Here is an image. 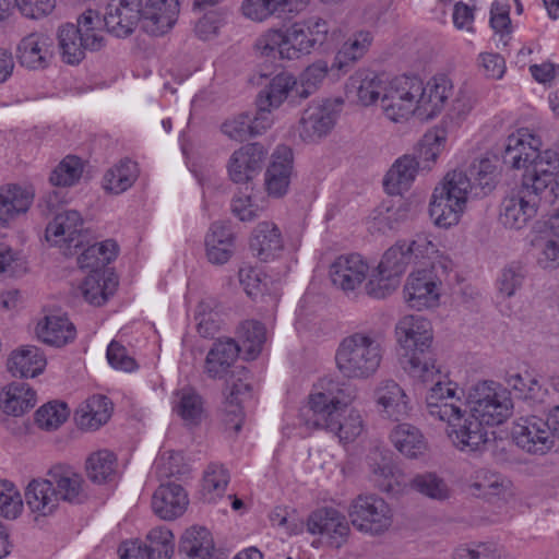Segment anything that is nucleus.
Segmentation results:
<instances>
[{
	"mask_svg": "<svg viewBox=\"0 0 559 559\" xmlns=\"http://www.w3.org/2000/svg\"><path fill=\"white\" fill-rule=\"evenodd\" d=\"M395 334L405 350L404 370L415 381L432 384L426 396L428 414L448 424V436L457 449L481 451L489 441L485 426L500 425L511 414L510 392L493 381L478 382L469 390L467 411L466 405L455 399V388L450 381H443L447 376L436 366L430 321L419 314L405 316L397 322Z\"/></svg>",
	"mask_w": 559,
	"mask_h": 559,
	"instance_id": "1",
	"label": "nucleus"
},
{
	"mask_svg": "<svg viewBox=\"0 0 559 559\" xmlns=\"http://www.w3.org/2000/svg\"><path fill=\"white\" fill-rule=\"evenodd\" d=\"M48 478H34L25 489L26 503L39 518L53 515L60 509V500L72 506H82L90 501L91 495L84 478L72 467L55 465L47 472Z\"/></svg>",
	"mask_w": 559,
	"mask_h": 559,
	"instance_id": "2",
	"label": "nucleus"
},
{
	"mask_svg": "<svg viewBox=\"0 0 559 559\" xmlns=\"http://www.w3.org/2000/svg\"><path fill=\"white\" fill-rule=\"evenodd\" d=\"M322 388L324 391L309 396L307 425L333 432L341 441H353L362 431V419L358 412L350 411L344 416L355 397L354 390L333 380L326 381Z\"/></svg>",
	"mask_w": 559,
	"mask_h": 559,
	"instance_id": "3",
	"label": "nucleus"
},
{
	"mask_svg": "<svg viewBox=\"0 0 559 559\" xmlns=\"http://www.w3.org/2000/svg\"><path fill=\"white\" fill-rule=\"evenodd\" d=\"M383 355L384 346L379 333L355 332L340 342L335 364L343 378L367 380L377 373Z\"/></svg>",
	"mask_w": 559,
	"mask_h": 559,
	"instance_id": "4",
	"label": "nucleus"
},
{
	"mask_svg": "<svg viewBox=\"0 0 559 559\" xmlns=\"http://www.w3.org/2000/svg\"><path fill=\"white\" fill-rule=\"evenodd\" d=\"M466 187H469L466 177L459 170H452L435 188L429 203V215L437 226L449 228L459 223L469 200L466 197Z\"/></svg>",
	"mask_w": 559,
	"mask_h": 559,
	"instance_id": "5",
	"label": "nucleus"
},
{
	"mask_svg": "<svg viewBox=\"0 0 559 559\" xmlns=\"http://www.w3.org/2000/svg\"><path fill=\"white\" fill-rule=\"evenodd\" d=\"M64 199L60 191H51L47 193L39 202L38 206L45 216L55 215L45 230L47 241L56 246L63 243L68 248H81L83 246L84 221L82 215L75 210H67L56 213L59 205L64 203Z\"/></svg>",
	"mask_w": 559,
	"mask_h": 559,
	"instance_id": "6",
	"label": "nucleus"
},
{
	"mask_svg": "<svg viewBox=\"0 0 559 559\" xmlns=\"http://www.w3.org/2000/svg\"><path fill=\"white\" fill-rule=\"evenodd\" d=\"M421 80L416 76H396L384 85L380 106L385 117L394 122L407 119L418 109Z\"/></svg>",
	"mask_w": 559,
	"mask_h": 559,
	"instance_id": "7",
	"label": "nucleus"
},
{
	"mask_svg": "<svg viewBox=\"0 0 559 559\" xmlns=\"http://www.w3.org/2000/svg\"><path fill=\"white\" fill-rule=\"evenodd\" d=\"M447 274V265L439 260L430 267L418 269L409 274L404 286L407 305L416 310L435 307L440 297V285Z\"/></svg>",
	"mask_w": 559,
	"mask_h": 559,
	"instance_id": "8",
	"label": "nucleus"
},
{
	"mask_svg": "<svg viewBox=\"0 0 559 559\" xmlns=\"http://www.w3.org/2000/svg\"><path fill=\"white\" fill-rule=\"evenodd\" d=\"M284 53L287 60H296L320 49L328 39L329 24L325 20L312 16L295 22L285 32Z\"/></svg>",
	"mask_w": 559,
	"mask_h": 559,
	"instance_id": "9",
	"label": "nucleus"
},
{
	"mask_svg": "<svg viewBox=\"0 0 559 559\" xmlns=\"http://www.w3.org/2000/svg\"><path fill=\"white\" fill-rule=\"evenodd\" d=\"M511 435L515 444L528 454L545 455L555 447V432L549 418L521 417L514 421Z\"/></svg>",
	"mask_w": 559,
	"mask_h": 559,
	"instance_id": "10",
	"label": "nucleus"
},
{
	"mask_svg": "<svg viewBox=\"0 0 559 559\" xmlns=\"http://www.w3.org/2000/svg\"><path fill=\"white\" fill-rule=\"evenodd\" d=\"M148 545L139 538L123 540L118 547L119 559H170L174 534L168 526H155L147 534Z\"/></svg>",
	"mask_w": 559,
	"mask_h": 559,
	"instance_id": "11",
	"label": "nucleus"
},
{
	"mask_svg": "<svg viewBox=\"0 0 559 559\" xmlns=\"http://www.w3.org/2000/svg\"><path fill=\"white\" fill-rule=\"evenodd\" d=\"M437 252L436 246L427 237L418 236L416 239L397 241L383 254L379 265L400 280L407 266L421 260L430 259Z\"/></svg>",
	"mask_w": 559,
	"mask_h": 559,
	"instance_id": "12",
	"label": "nucleus"
},
{
	"mask_svg": "<svg viewBox=\"0 0 559 559\" xmlns=\"http://www.w3.org/2000/svg\"><path fill=\"white\" fill-rule=\"evenodd\" d=\"M513 191L537 212L546 210L559 200L557 176L532 168L525 169L520 185Z\"/></svg>",
	"mask_w": 559,
	"mask_h": 559,
	"instance_id": "13",
	"label": "nucleus"
},
{
	"mask_svg": "<svg viewBox=\"0 0 559 559\" xmlns=\"http://www.w3.org/2000/svg\"><path fill=\"white\" fill-rule=\"evenodd\" d=\"M336 119L337 110L332 100H313L301 112L298 134L304 142L314 143L331 132Z\"/></svg>",
	"mask_w": 559,
	"mask_h": 559,
	"instance_id": "14",
	"label": "nucleus"
},
{
	"mask_svg": "<svg viewBox=\"0 0 559 559\" xmlns=\"http://www.w3.org/2000/svg\"><path fill=\"white\" fill-rule=\"evenodd\" d=\"M142 24V0H111L104 14V26L118 38L130 36Z\"/></svg>",
	"mask_w": 559,
	"mask_h": 559,
	"instance_id": "15",
	"label": "nucleus"
},
{
	"mask_svg": "<svg viewBox=\"0 0 559 559\" xmlns=\"http://www.w3.org/2000/svg\"><path fill=\"white\" fill-rule=\"evenodd\" d=\"M58 47L63 62L74 66L79 64L84 58L85 52L97 51L104 47V37L95 35L84 37L73 23H66L59 26L57 32Z\"/></svg>",
	"mask_w": 559,
	"mask_h": 559,
	"instance_id": "16",
	"label": "nucleus"
},
{
	"mask_svg": "<svg viewBox=\"0 0 559 559\" xmlns=\"http://www.w3.org/2000/svg\"><path fill=\"white\" fill-rule=\"evenodd\" d=\"M53 58V39L44 33L34 32L23 37L16 48L19 63L29 70H44Z\"/></svg>",
	"mask_w": 559,
	"mask_h": 559,
	"instance_id": "17",
	"label": "nucleus"
},
{
	"mask_svg": "<svg viewBox=\"0 0 559 559\" xmlns=\"http://www.w3.org/2000/svg\"><path fill=\"white\" fill-rule=\"evenodd\" d=\"M266 151L259 143H250L235 151L228 163V174L236 183L248 185L262 170Z\"/></svg>",
	"mask_w": 559,
	"mask_h": 559,
	"instance_id": "18",
	"label": "nucleus"
},
{
	"mask_svg": "<svg viewBox=\"0 0 559 559\" xmlns=\"http://www.w3.org/2000/svg\"><path fill=\"white\" fill-rule=\"evenodd\" d=\"M368 265L359 254L337 257L330 265L329 276L336 288L345 294L355 292L365 281Z\"/></svg>",
	"mask_w": 559,
	"mask_h": 559,
	"instance_id": "19",
	"label": "nucleus"
},
{
	"mask_svg": "<svg viewBox=\"0 0 559 559\" xmlns=\"http://www.w3.org/2000/svg\"><path fill=\"white\" fill-rule=\"evenodd\" d=\"M178 0H146L142 3V28L153 36H162L173 28L179 15Z\"/></svg>",
	"mask_w": 559,
	"mask_h": 559,
	"instance_id": "20",
	"label": "nucleus"
},
{
	"mask_svg": "<svg viewBox=\"0 0 559 559\" xmlns=\"http://www.w3.org/2000/svg\"><path fill=\"white\" fill-rule=\"evenodd\" d=\"M178 552L182 559H223L206 526L187 527L180 537Z\"/></svg>",
	"mask_w": 559,
	"mask_h": 559,
	"instance_id": "21",
	"label": "nucleus"
},
{
	"mask_svg": "<svg viewBox=\"0 0 559 559\" xmlns=\"http://www.w3.org/2000/svg\"><path fill=\"white\" fill-rule=\"evenodd\" d=\"M467 179L466 197L478 199L491 193L497 183L499 171L493 159L481 157L473 160L466 171L457 169Z\"/></svg>",
	"mask_w": 559,
	"mask_h": 559,
	"instance_id": "22",
	"label": "nucleus"
},
{
	"mask_svg": "<svg viewBox=\"0 0 559 559\" xmlns=\"http://www.w3.org/2000/svg\"><path fill=\"white\" fill-rule=\"evenodd\" d=\"M297 79L288 73L281 72L270 80L267 85L260 91L257 97V108L267 110L272 115V110L278 108L285 99L290 103H298L299 96L296 95L295 86Z\"/></svg>",
	"mask_w": 559,
	"mask_h": 559,
	"instance_id": "23",
	"label": "nucleus"
},
{
	"mask_svg": "<svg viewBox=\"0 0 559 559\" xmlns=\"http://www.w3.org/2000/svg\"><path fill=\"white\" fill-rule=\"evenodd\" d=\"M188 503L187 492L175 483L162 484L152 498V509L163 521H174L182 515Z\"/></svg>",
	"mask_w": 559,
	"mask_h": 559,
	"instance_id": "24",
	"label": "nucleus"
},
{
	"mask_svg": "<svg viewBox=\"0 0 559 559\" xmlns=\"http://www.w3.org/2000/svg\"><path fill=\"white\" fill-rule=\"evenodd\" d=\"M273 124V116L267 110L255 109L254 115L242 112L222 124V131L236 141H245L250 136L260 135Z\"/></svg>",
	"mask_w": 559,
	"mask_h": 559,
	"instance_id": "25",
	"label": "nucleus"
},
{
	"mask_svg": "<svg viewBox=\"0 0 559 559\" xmlns=\"http://www.w3.org/2000/svg\"><path fill=\"white\" fill-rule=\"evenodd\" d=\"M240 352L241 347L235 340H217L206 355L204 372L212 379L225 378L230 374Z\"/></svg>",
	"mask_w": 559,
	"mask_h": 559,
	"instance_id": "26",
	"label": "nucleus"
},
{
	"mask_svg": "<svg viewBox=\"0 0 559 559\" xmlns=\"http://www.w3.org/2000/svg\"><path fill=\"white\" fill-rule=\"evenodd\" d=\"M292 170L293 151L285 145L278 146L265 173V188L269 194L282 197L287 192Z\"/></svg>",
	"mask_w": 559,
	"mask_h": 559,
	"instance_id": "27",
	"label": "nucleus"
},
{
	"mask_svg": "<svg viewBox=\"0 0 559 559\" xmlns=\"http://www.w3.org/2000/svg\"><path fill=\"white\" fill-rule=\"evenodd\" d=\"M534 148H537V138L520 130L508 136L502 152V162L512 169L531 168Z\"/></svg>",
	"mask_w": 559,
	"mask_h": 559,
	"instance_id": "28",
	"label": "nucleus"
},
{
	"mask_svg": "<svg viewBox=\"0 0 559 559\" xmlns=\"http://www.w3.org/2000/svg\"><path fill=\"white\" fill-rule=\"evenodd\" d=\"M418 110L428 117H433L443 108L445 102L453 95V84L445 75L430 79L426 85L421 82L419 90Z\"/></svg>",
	"mask_w": 559,
	"mask_h": 559,
	"instance_id": "29",
	"label": "nucleus"
},
{
	"mask_svg": "<svg viewBox=\"0 0 559 559\" xmlns=\"http://www.w3.org/2000/svg\"><path fill=\"white\" fill-rule=\"evenodd\" d=\"M249 374L250 372L246 367L235 366L226 379V385L229 390V394L226 397V411L228 415L233 414L237 417L233 426L235 433H238L242 426V412L240 407L242 396H250L251 384L247 382Z\"/></svg>",
	"mask_w": 559,
	"mask_h": 559,
	"instance_id": "30",
	"label": "nucleus"
},
{
	"mask_svg": "<svg viewBox=\"0 0 559 559\" xmlns=\"http://www.w3.org/2000/svg\"><path fill=\"white\" fill-rule=\"evenodd\" d=\"M34 200V191L17 185H7L0 188V225H7L11 219L28 211Z\"/></svg>",
	"mask_w": 559,
	"mask_h": 559,
	"instance_id": "31",
	"label": "nucleus"
},
{
	"mask_svg": "<svg viewBox=\"0 0 559 559\" xmlns=\"http://www.w3.org/2000/svg\"><path fill=\"white\" fill-rule=\"evenodd\" d=\"M350 524L358 521L380 523L392 520L390 506L376 495H360L352 503L349 511Z\"/></svg>",
	"mask_w": 559,
	"mask_h": 559,
	"instance_id": "32",
	"label": "nucleus"
},
{
	"mask_svg": "<svg viewBox=\"0 0 559 559\" xmlns=\"http://www.w3.org/2000/svg\"><path fill=\"white\" fill-rule=\"evenodd\" d=\"M46 364L44 353L38 347L26 345L11 354L8 369L14 377L34 378L44 371Z\"/></svg>",
	"mask_w": 559,
	"mask_h": 559,
	"instance_id": "33",
	"label": "nucleus"
},
{
	"mask_svg": "<svg viewBox=\"0 0 559 559\" xmlns=\"http://www.w3.org/2000/svg\"><path fill=\"white\" fill-rule=\"evenodd\" d=\"M537 211L525 202L515 191L507 195L500 205L499 219L501 224L510 229L520 230L537 215Z\"/></svg>",
	"mask_w": 559,
	"mask_h": 559,
	"instance_id": "34",
	"label": "nucleus"
},
{
	"mask_svg": "<svg viewBox=\"0 0 559 559\" xmlns=\"http://www.w3.org/2000/svg\"><path fill=\"white\" fill-rule=\"evenodd\" d=\"M36 404L35 391L24 382H13L0 393V407L12 416H22Z\"/></svg>",
	"mask_w": 559,
	"mask_h": 559,
	"instance_id": "35",
	"label": "nucleus"
},
{
	"mask_svg": "<svg viewBox=\"0 0 559 559\" xmlns=\"http://www.w3.org/2000/svg\"><path fill=\"white\" fill-rule=\"evenodd\" d=\"M250 249L261 261H269L283 250L278 228L270 222L259 223L250 239Z\"/></svg>",
	"mask_w": 559,
	"mask_h": 559,
	"instance_id": "36",
	"label": "nucleus"
},
{
	"mask_svg": "<svg viewBox=\"0 0 559 559\" xmlns=\"http://www.w3.org/2000/svg\"><path fill=\"white\" fill-rule=\"evenodd\" d=\"M386 81L373 72L358 73L349 79L346 85L347 95L356 97L364 105L369 106L380 100Z\"/></svg>",
	"mask_w": 559,
	"mask_h": 559,
	"instance_id": "37",
	"label": "nucleus"
},
{
	"mask_svg": "<svg viewBox=\"0 0 559 559\" xmlns=\"http://www.w3.org/2000/svg\"><path fill=\"white\" fill-rule=\"evenodd\" d=\"M420 162L409 155L399 158L383 179V186L390 194H401L414 181Z\"/></svg>",
	"mask_w": 559,
	"mask_h": 559,
	"instance_id": "38",
	"label": "nucleus"
},
{
	"mask_svg": "<svg viewBox=\"0 0 559 559\" xmlns=\"http://www.w3.org/2000/svg\"><path fill=\"white\" fill-rule=\"evenodd\" d=\"M38 338L50 346L60 347L75 337V328L68 318L48 316L36 328Z\"/></svg>",
	"mask_w": 559,
	"mask_h": 559,
	"instance_id": "39",
	"label": "nucleus"
},
{
	"mask_svg": "<svg viewBox=\"0 0 559 559\" xmlns=\"http://www.w3.org/2000/svg\"><path fill=\"white\" fill-rule=\"evenodd\" d=\"M376 397L388 417L400 420L407 414L406 394L393 380L382 381L376 390Z\"/></svg>",
	"mask_w": 559,
	"mask_h": 559,
	"instance_id": "40",
	"label": "nucleus"
},
{
	"mask_svg": "<svg viewBox=\"0 0 559 559\" xmlns=\"http://www.w3.org/2000/svg\"><path fill=\"white\" fill-rule=\"evenodd\" d=\"M394 447L407 457H417L426 449L424 436L418 428L409 424L397 425L391 432Z\"/></svg>",
	"mask_w": 559,
	"mask_h": 559,
	"instance_id": "41",
	"label": "nucleus"
},
{
	"mask_svg": "<svg viewBox=\"0 0 559 559\" xmlns=\"http://www.w3.org/2000/svg\"><path fill=\"white\" fill-rule=\"evenodd\" d=\"M116 286L117 281L112 277L105 278L104 272H90L80 290L87 302L100 306L114 294Z\"/></svg>",
	"mask_w": 559,
	"mask_h": 559,
	"instance_id": "42",
	"label": "nucleus"
},
{
	"mask_svg": "<svg viewBox=\"0 0 559 559\" xmlns=\"http://www.w3.org/2000/svg\"><path fill=\"white\" fill-rule=\"evenodd\" d=\"M117 243L114 240H106L102 243L88 246L78 258L81 269L90 272H103L117 255Z\"/></svg>",
	"mask_w": 559,
	"mask_h": 559,
	"instance_id": "43",
	"label": "nucleus"
},
{
	"mask_svg": "<svg viewBox=\"0 0 559 559\" xmlns=\"http://www.w3.org/2000/svg\"><path fill=\"white\" fill-rule=\"evenodd\" d=\"M138 165L131 159H122L118 165L107 170L104 176V188L115 194L128 190L138 178Z\"/></svg>",
	"mask_w": 559,
	"mask_h": 559,
	"instance_id": "44",
	"label": "nucleus"
},
{
	"mask_svg": "<svg viewBox=\"0 0 559 559\" xmlns=\"http://www.w3.org/2000/svg\"><path fill=\"white\" fill-rule=\"evenodd\" d=\"M290 534H304L318 536L310 543L313 547L326 546L340 548L349 535V526H295Z\"/></svg>",
	"mask_w": 559,
	"mask_h": 559,
	"instance_id": "45",
	"label": "nucleus"
},
{
	"mask_svg": "<svg viewBox=\"0 0 559 559\" xmlns=\"http://www.w3.org/2000/svg\"><path fill=\"white\" fill-rule=\"evenodd\" d=\"M86 474L91 481L105 484L116 477V456L107 450L98 451L86 460Z\"/></svg>",
	"mask_w": 559,
	"mask_h": 559,
	"instance_id": "46",
	"label": "nucleus"
},
{
	"mask_svg": "<svg viewBox=\"0 0 559 559\" xmlns=\"http://www.w3.org/2000/svg\"><path fill=\"white\" fill-rule=\"evenodd\" d=\"M411 486L414 490L437 501H445L451 498L452 489L448 483L436 473L426 472L416 475Z\"/></svg>",
	"mask_w": 559,
	"mask_h": 559,
	"instance_id": "47",
	"label": "nucleus"
},
{
	"mask_svg": "<svg viewBox=\"0 0 559 559\" xmlns=\"http://www.w3.org/2000/svg\"><path fill=\"white\" fill-rule=\"evenodd\" d=\"M229 481L227 469L216 463H211L204 471L201 497L206 502L214 501L222 497Z\"/></svg>",
	"mask_w": 559,
	"mask_h": 559,
	"instance_id": "48",
	"label": "nucleus"
},
{
	"mask_svg": "<svg viewBox=\"0 0 559 559\" xmlns=\"http://www.w3.org/2000/svg\"><path fill=\"white\" fill-rule=\"evenodd\" d=\"M367 460L379 489L391 491L393 487L390 478L393 476V467L390 452L376 447L369 452Z\"/></svg>",
	"mask_w": 559,
	"mask_h": 559,
	"instance_id": "49",
	"label": "nucleus"
},
{
	"mask_svg": "<svg viewBox=\"0 0 559 559\" xmlns=\"http://www.w3.org/2000/svg\"><path fill=\"white\" fill-rule=\"evenodd\" d=\"M238 336L246 359H254L260 354L265 341V328L258 321L248 320L240 325Z\"/></svg>",
	"mask_w": 559,
	"mask_h": 559,
	"instance_id": "50",
	"label": "nucleus"
},
{
	"mask_svg": "<svg viewBox=\"0 0 559 559\" xmlns=\"http://www.w3.org/2000/svg\"><path fill=\"white\" fill-rule=\"evenodd\" d=\"M290 0H243L241 10L246 17L262 22L267 17L290 11Z\"/></svg>",
	"mask_w": 559,
	"mask_h": 559,
	"instance_id": "51",
	"label": "nucleus"
},
{
	"mask_svg": "<svg viewBox=\"0 0 559 559\" xmlns=\"http://www.w3.org/2000/svg\"><path fill=\"white\" fill-rule=\"evenodd\" d=\"M329 68L325 61H317L307 67L297 79L295 86L299 99H306L312 95L325 79Z\"/></svg>",
	"mask_w": 559,
	"mask_h": 559,
	"instance_id": "52",
	"label": "nucleus"
},
{
	"mask_svg": "<svg viewBox=\"0 0 559 559\" xmlns=\"http://www.w3.org/2000/svg\"><path fill=\"white\" fill-rule=\"evenodd\" d=\"M82 173L83 163L81 158L68 155L51 171L49 181L55 187H71L79 181Z\"/></svg>",
	"mask_w": 559,
	"mask_h": 559,
	"instance_id": "53",
	"label": "nucleus"
},
{
	"mask_svg": "<svg viewBox=\"0 0 559 559\" xmlns=\"http://www.w3.org/2000/svg\"><path fill=\"white\" fill-rule=\"evenodd\" d=\"M399 284V278L378 264L370 274L368 282L365 285V290L367 295L372 298L383 299L391 295L397 288Z\"/></svg>",
	"mask_w": 559,
	"mask_h": 559,
	"instance_id": "54",
	"label": "nucleus"
},
{
	"mask_svg": "<svg viewBox=\"0 0 559 559\" xmlns=\"http://www.w3.org/2000/svg\"><path fill=\"white\" fill-rule=\"evenodd\" d=\"M68 416L69 409L67 404L53 401L37 409L35 421L41 429L55 430L67 420Z\"/></svg>",
	"mask_w": 559,
	"mask_h": 559,
	"instance_id": "55",
	"label": "nucleus"
},
{
	"mask_svg": "<svg viewBox=\"0 0 559 559\" xmlns=\"http://www.w3.org/2000/svg\"><path fill=\"white\" fill-rule=\"evenodd\" d=\"M177 412L179 416L189 424L197 425L201 420L203 413L202 397L189 388L182 389L179 393Z\"/></svg>",
	"mask_w": 559,
	"mask_h": 559,
	"instance_id": "56",
	"label": "nucleus"
},
{
	"mask_svg": "<svg viewBox=\"0 0 559 559\" xmlns=\"http://www.w3.org/2000/svg\"><path fill=\"white\" fill-rule=\"evenodd\" d=\"M372 35L368 31H359L355 33L340 50L337 55V59L340 62V67L343 66L345 61H357L360 59L369 49L372 43Z\"/></svg>",
	"mask_w": 559,
	"mask_h": 559,
	"instance_id": "57",
	"label": "nucleus"
},
{
	"mask_svg": "<svg viewBox=\"0 0 559 559\" xmlns=\"http://www.w3.org/2000/svg\"><path fill=\"white\" fill-rule=\"evenodd\" d=\"M409 216V205L399 200L397 204L385 207L384 211L380 210L373 217L374 227L382 233L395 229L396 226L406 221Z\"/></svg>",
	"mask_w": 559,
	"mask_h": 559,
	"instance_id": "58",
	"label": "nucleus"
},
{
	"mask_svg": "<svg viewBox=\"0 0 559 559\" xmlns=\"http://www.w3.org/2000/svg\"><path fill=\"white\" fill-rule=\"evenodd\" d=\"M447 134L448 131L443 126L428 131L420 142L419 158L427 163H435L444 148Z\"/></svg>",
	"mask_w": 559,
	"mask_h": 559,
	"instance_id": "59",
	"label": "nucleus"
},
{
	"mask_svg": "<svg viewBox=\"0 0 559 559\" xmlns=\"http://www.w3.org/2000/svg\"><path fill=\"white\" fill-rule=\"evenodd\" d=\"M23 510V500L15 486L8 480H0V515L15 520Z\"/></svg>",
	"mask_w": 559,
	"mask_h": 559,
	"instance_id": "60",
	"label": "nucleus"
},
{
	"mask_svg": "<svg viewBox=\"0 0 559 559\" xmlns=\"http://www.w3.org/2000/svg\"><path fill=\"white\" fill-rule=\"evenodd\" d=\"M156 471L159 478H179L190 473V466L185 463L182 453L168 451L158 459Z\"/></svg>",
	"mask_w": 559,
	"mask_h": 559,
	"instance_id": "61",
	"label": "nucleus"
},
{
	"mask_svg": "<svg viewBox=\"0 0 559 559\" xmlns=\"http://www.w3.org/2000/svg\"><path fill=\"white\" fill-rule=\"evenodd\" d=\"M215 243L235 248L234 233L228 224L223 222L212 224L205 237L206 255L209 260H219L214 255L215 251L213 249L215 248Z\"/></svg>",
	"mask_w": 559,
	"mask_h": 559,
	"instance_id": "62",
	"label": "nucleus"
},
{
	"mask_svg": "<svg viewBox=\"0 0 559 559\" xmlns=\"http://www.w3.org/2000/svg\"><path fill=\"white\" fill-rule=\"evenodd\" d=\"M472 98L465 92L460 91L452 102L450 111L448 112V115L445 116L440 126H443L447 129V131L455 128L460 123V121L466 117V115L472 110Z\"/></svg>",
	"mask_w": 559,
	"mask_h": 559,
	"instance_id": "63",
	"label": "nucleus"
},
{
	"mask_svg": "<svg viewBox=\"0 0 559 559\" xmlns=\"http://www.w3.org/2000/svg\"><path fill=\"white\" fill-rule=\"evenodd\" d=\"M525 274L520 265L504 267L498 280V290L503 297H511L522 286Z\"/></svg>",
	"mask_w": 559,
	"mask_h": 559,
	"instance_id": "64",
	"label": "nucleus"
}]
</instances>
